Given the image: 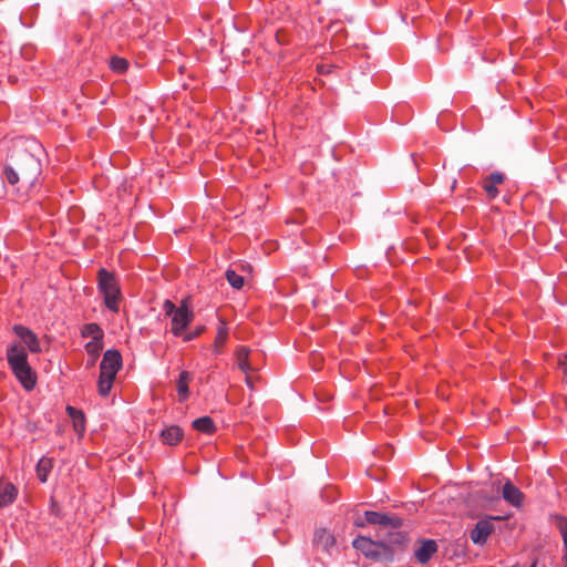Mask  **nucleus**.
I'll list each match as a JSON object with an SVG mask.
<instances>
[{
	"mask_svg": "<svg viewBox=\"0 0 567 567\" xmlns=\"http://www.w3.org/2000/svg\"><path fill=\"white\" fill-rule=\"evenodd\" d=\"M7 361L20 384L25 391L37 385V373L28 362L27 350L21 344H12L7 349Z\"/></svg>",
	"mask_w": 567,
	"mask_h": 567,
	"instance_id": "nucleus-1",
	"label": "nucleus"
},
{
	"mask_svg": "<svg viewBox=\"0 0 567 567\" xmlns=\"http://www.w3.org/2000/svg\"><path fill=\"white\" fill-rule=\"evenodd\" d=\"M96 281L97 291L103 299L105 308L113 313H118L121 303L123 302V293L120 280L115 272L109 271L105 268H100Z\"/></svg>",
	"mask_w": 567,
	"mask_h": 567,
	"instance_id": "nucleus-2",
	"label": "nucleus"
},
{
	"mask_svg": "<svg viewBox=\"0 0 567 567\" xmlns=\"http://www.w3.org/2000/svg\"><path fill=\"white\" fill-rule=\"evenodd\" d=\"M123 360L117 350H106L100 363L97 392L101 396L110 395L116 374L122 369Z\"/></svg>",
	"mask_w": 567,
	"mask_h": 567,
	"instance_id": "nucleus-3",
	"label": "nucleus"
},
{
	"mask_svg": "<svg viewBox=\"0 0 567 567\" xmlns=\"http://www.w3.org/2000/svg\"><path fill=\"white\" fill-rule=\"evenodd\" d=\"M166 316L172 318V332L176 337L183 336L187 326L193 321L194 313L188 305L183 301L181 306H176L171 300H166L163 306Z\"/></svg>",
	"mask_w": 567,
	"mask_h": 567,
	"instance_id": "nucleus-4",
	"label": "nucleus"
},
{
	"mask_svg": "<svg viewBox=\"0 0 567 567\" xmlns=\"http://www.w3.org/2000/svg\"><path fill=\"white\" fill-rule=\"evenodd\" d=\"M13 332L25 344L31 353L41 352L40 341L32 330L22 324H16L13 327Z\"/></svg>",
	"mask_w": 567,
	"mask_h": 567,
	"instance_id": "nucleus-5",
	"label": "nucleus"
},
{
	"mask_svg": "<svg viewBox=\"0 0 567 567\" xmlns=\"http://www.w3.org/2000/svg\"><path fill=\"white\" fill-rule=\"evenodd\" d=\"M494 532V525L491 519H481L476 523L475 527L471 530V540L476 545H484Z\"/></svg>",
	"mask_w": 567,
	"mask_h": 567,
	"instance_id": "nucleus-6",
	"label": "nucleus"
},
{
	"mask_svg": "<svg viewBox=\"0 0 567 567\" xmlns=\"http://www.w3.org/2000/svg\"><path fill=\"white\" fill-rule=\"evenodd\" d=\"M364 517L367 523L371 525L391 526L393 528H399L402 525L401 518L379 512L367 511Z\"/></svg>",
	"mask_w": 567,
	"mask_h": 567,
	"instance_id": "nucleus-7",
	"label": "nucleus"
},
{
	"mask_svg": "<svg viewBox=\"0 0 567 567\" xmlns=\"http://www.w3.org/2000/svg\"><path fill=\"white\" fill-rule=\"evenodd\" d=\"M502 496L504 501L508 504L513 505L516 508H519L524 503V494L522 491L516 487L511 481H506L502 487Z\"/></svg>",
	"mask_w": 567,
	"mask_h": 567,
	"instance_id": "nucleus-8",
	"label": "nucleus"
},
{
	"mask_svg": "<svg viewBox=\"0 0 567 567\" xmlns=\"http://www.w3.org/2000/svg\"><path fill=\"white\" fill-rule=\"evenodd\" d=\"M353 547L367 557H377L380 553L379 544L363 536H359L353 540Z\"/></svg>",
	"mask_w": 567,
	"mask_h": 567,
	"instance_id": "nucleus-9",
	"label": "nucleus"
},
{
	"mask_svg": "<svg viewBox=\"0 0 567 567\" xmlns=\"http://www.w3.org/2000/svg\"><path fill=\"white\" fill-rule=\"evenodd\" d=\"M504 175L502 173H492L482 182V187L489 198H495L498 195L497 186L503 184Z\"/></svg>",
	"mask_w": 567,
	"mask_h": 567,
	"instance_id": "nucleus-10",
	"label": "nucleus"
},
{
	"mask_svg": "<svg viewBox=\"0 0 567 567\" xmlns=\"http://www.w3.org/2000/svg\"><path fill=\"white\" fill-rule=\"evenodd\" d=\"M66 413L72 420V424H73V429H74L75 433L79 436H83V434L85 433V430H86L85 415H84L83 411H81L74 406L68 405Z\"/></svg>",
	"mask_w": 567,
	"mask_h": 567,
	"instance_id": "nucleus-11",
	"label": "nucleus"
},
{
	"mask_svg": "<svg viewBox=\"0 0 567 567\" xmlns=\"http://www.w3.org/2000/svg\"><path fill=\"white\" fill-rule=\"evenodd\" d=\"M313 543L322 550L329 551L336 544L334 536L324 528H319L315 533Z\"/></svg>",
	"mask_w": 567,
	"mask_h": 567,
	"instance_id": "nucleus-12",
	"label": "nucleus"
},
{
	"mask_svg": "<svg viewBox=\"0 0 567 567\" xmlns=\"http://www.w3.org/2000/svg\"><path fill=\"white\" fill-rule=\"evenodd\" d=\"M437 550V545L434 540H424L421 546L415 550V558L421 564H426L434 553Z\"/></svg>",
	"mask_w": 567,
	"mask_h": 567,
	"instance_id": "nucleus-13",
	"label": "nucleus"
},
{
	"mask_svg": "<svg viewBox=\"0 0 567 567\" xmlns=\"http://www.w3.org/2000/svg\"><path fill=\"white\" fill-rule=\"evenodd\" d=\"M193 380V375L188 371H182L176 382V389L179 402H184L189 395V383Z\"/></svg>",
	"mask_w": 567,
	"mask_h": 567,
	"instance_id": "nucleus-14",
	"label": "nucleus"
},
{
	"mask_svg": "<svg viewBox=\"0 0 567 567\" xmlns=\"http://www.w3.org/2000/svg\"><path fill=\"white\" fill-rule=\"evenodd\" d=\"M250 349L246 346H239L235 351L238 368L245 373H250L252 368L249 363Z\"/></svg>",
	"mask_w": 567,
	"mask_h": 567,
	"instance_id": "nucleus-15",
	"label": "nucleus"
},
{
	"mask_svg": "<svg viewBox=\"0 0 567 567\" xmlns=\"http://www.w3.org/2000/svg\"><path fill=\"white\" fill-rule=\"evenodd\" d=\"M161 437L164 444L176 445L183 439V431L179 426L172 425L162 431Z\"/></svg>",
	"mask_w": 567,
	"mask_h": 567,
	"instance_id": "nucleus-16",
	"label": "nucleus"
},
{
	"mask_svg": "<svg viewBox=\"0 0 567 567\" xmlns=\"http://www.w3.org/2000/svg\"><path fill=\"white\" fill-rule=\"evenodd\" d=\"M18 497V488L12 483H7L0 492V508L11 505Z\"/></svg>",
	"mask_w": 567,
	"mask_h": 567,
	"instance_id": "nucleus-17",
	"label": "nucleus"
},
{
	"mask_svg": "<svg viewBox=\"0 0 567 567\" xmlns=\"http://www.w3.org/2000/svg\"><path fill=\"white\" fill-rule=\"evenodd\" d=\"M53 467V458L43 456L39 460L35 472L37 476L41 483H45L48 481V476Z\"/></svg>",
	"mask_w": 567,
	"mask_h": 567,
	"instance_id": "nucleus-18",
	"label": "nucleus"
},
{
	"mask_svg": "<svg viewBox=\"0 0 567 567\" xmlns=\"http://www.w3.org/2000/svg\"><path fill=\"white\" fill-rule=\"evenodd\" d=\"M193 427L204 434H214L216 431V425L212 417L202 416L193 421Z\"/></svg>",
	"mask_w": 567,
	"mask_h": 567,
	"instance_id": "nucleus-19",
	"label": "nucleus"
},
{
	"mask_svg": "<svg viewBox=\"0 0 567 567\" xmlns=\"http://www.w3.org/2000/svg\"><path fill=\"white\" fill-rule=\"evenodd\" d=\"M82 336L84 338H91V340L103 338V330L97 323H87L82 329Z\"/></svg>",
	"mask_w": 567,
	"mask_h": 567,
	"instance_id": "nucleus-20",
	"label": "nucleus"
},
{
	"mask_svg": "<svg viewBox=\"0 0 567 567\" xmlns=\"http://www.w3.org/2000/svg\"><path fill=\"white\" fill-rule=\"evenodd\" d=\"M226 279L229 285L235 289H240L244 286V277L238 275L235 270L228 269L226 271Z\"/></svg>",
	"mask_w": 567,
	"mask_h": 567,
	"instance_id": "nucleus-21",
	"label": "nucleus"
},
{
	"mask_svg": "<svg viewBox=\"0 0 567 567\" xmlns=\"http://www.w3.org/2000/svg\"><path fill=\"white\" fill-rule=\"evenodd\" d=\"M103 349V338L92 339L85 344V350L90 355L97 357Z\"/></svg>",
	"mask_w": 567,
	"mask_h": 567,
	"instance_id": "nucleus-22",
	"label": "nucleus"
},
{
	"mask_svg": "<svg viewBox=\"0 0 567 567\" xmlns=\"http://www.w3.org/2000/svg\"><path fill=\"white\" fill-rule=\"evenodd\" d=\"M227 338H228L227 331L224 329H219L216 334L215 342H214L215 353H217V354L221 353L223 348L225 347V344L227 342Z\"/></svg>",
	"mask_w": 567,
	"mask_h": 567,
	"instance_id": "nucleus-23",
	"label": "nucleus"
},
{
	"mask_svg": "<svg viewBox=\"0 0 567 567\" xmlns=\"http://www.w3.org/2000/svg\"><path fill=\"white\" fill-rule=\"evenodd\" d=\"M110 65L113 71H115L117 73H123L126 71L128 63L123 58L114 56L111 59Z\"/></svg>",
	"mask_w": 567,
	"mask_h": 567,
	"instance_id": "nucleus-24",
	"label": "nucleus"
},
{
	"mask_svg": "<svg viewBox=\"0 0 567 567\" xmlns=\"http://www.w3.org/2000/svg\"><path fill=\"white\" fill-rule=\"evenodd\" d=\"M557 527H558L559 533L564 539L565 550H566V555H567V518L558 517L557 518Z\"/></svg>",
	"mask_w": 567,
	"mask_h": 567,
	"instance_id": "nucleus-25",
	"label": "nucleus"
},
{
	"mask_svg": "<svg viewBox=\"0 0 567 567\" xmlns=\"http://www.w3.org/2000/svg\"><path fill=\"white\" fill-rule=\"evenodd\" d=\"M4 175H6L8 183H10L11 185H14L19 182V176H18L17 172L11 167H7L4 169Z\"/></svg>",
	"mask_w": 567,
	"mask_h": 567,
	"instance_id": "nucleus-26",
	"label": "nucleus"
},
{
	"mask_svg": "<svg viewBox=\"0 0 567 567\" xmlns=\"http://www.w3.org/2000/svg\"><path fill=\"white\" fill-rule=\"evenodd\" d=\"M246 384H247L250 389H252V386H254L252 378L250 377V374H249V373H247V374H246Z\"/></svg>",
	"mask_w": 567,
	"mask_h": 567,
	"instance_id": "nucleus-27",
	"label": "nucleus"
},
{
	"mask_svg": "<svg viewBox=\"0 0 567 567\" xmlns=\"http://www.w3.org/2000/svg\"><path fill=\"white\" fill-rule=\"evenodd\" d=\"M196 337V334H187V336H184V340L185 341H190L192 339H194Z\"/></svg>",
	"mask_w": 567,
	"mask_h": 567,
	"instance_id": "nucleus-28",
	"label": "nucleus"
}]
</instances>
